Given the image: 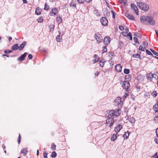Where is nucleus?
I'll return each mask as SVG.
<instances>
[{
	"instance_id": "obj_1",
	"label": "nucleus",
	"mask_w": 158,
	"mask_h": 158,
	"mask_svg": "<svg viewBox=\"0 0 158 158\" xmlns=\"http://www.w3.org/2000/svg\"><path fill=\"white\" fill-rule=\"evenodd\" d=\"M141 22L144 23L146 22L151 25H154L155 24V21L152 17L148 16H143L140 17Z\"/></svg>"
},
{
	"instance_id": "obj_2",
	"label": "nucleus",
	"mask_w": 158,
	"mask_h": 158,
	"mask_svg": "<svg viewBox=\"0 0 158 158\" xmlns=\"http://www.w3.org/2000/svg\"><path fill=\"white\" fill-rule=\"evenodd\" d=\"M137 5L141 10L145 11H148L149 7V5L141 1H139L137 2Z\"/></svg>"
},
{
	"instance_id": "obj_3",
	"label": "nucleus",
	"mask_w": 158,
	"mask_h": 158,
	"mask_svg": "<svg viewBox=\"0 0 158 158\" xmlns=\"http://www.w3.org/2000/svg\"><path fill=\"white\" fill-rule=\"evenodd\" d=\"M120 110L119 109L118 110V113L117 114H115V111L113 110H110L109 112L108 113V116L107 117L108 118H112V117L113 116L114 117L115 116V117H117L120 114Z\"/></svg>"
},
{
	"instance_id": "obj_4",
	"label": "nucleus",
	"mask_w": 158,
	"mask_h": 158,
	"mask_svg": "<svg viewBox=\"0 0 158 158\" xmlns=\"http://www.w3.org/2000/svg\"><path fill=\"white\" fill-rule=\"evenodd\" d=\"M121 99V97H118L114 101V104L115 105L117 106L118 107L120 108L123 105V102L122 101Z\"/></svg>"
},
{
	"instance_id": "obj_5",
	"label": "nucleus",
	"mask_w": 158,
	"mask_h": 158,
	"mask_svg": "<svg viewBox=\"0 0 158 158\" xmlns=\"http://www.w3.org/2000/svg\"><path fill=\"white\" fill-rule=\"evenodd\" d=\"M114 122L113 118H108L106 120V124L107 126H109L110 128L113 125Z\"/></svg>"
},
{
	"instance_id": "obj_6",
	"label": "nucleus",
	"mask_w": 158,
	"mask_h": 158,
	"mask_svg": "<svg viewBox=\"0 0 158 158\" xmlns=\"http://www.w3.org/2000/svg\"><path fill=\"white\" fill-rule=\"evenodd\" d=\"M122 86L123 88L126 89L127 91H128V89L130 86V83L129 81L125 80L122 84Z\"/></svg>"
},
{
	"instance_id": "obj_7",
	"label": "nucleus",
	"mask_w": 158,
	"mask_h": 158,
	"mask_svg": "<svg viewBox=\"0 0 158 158\" xmlns=\"http://www.w3.org/2000/svg\"><path fill=\"white\" fill-rule=\"evenodd\" d=\"M94 38L96 40L97 43H99L102 42L103 40L102 37L101 35L99 34H95Z\"/></svg>"
},
{
	"instance_id": "obj_8",
	"label": "nucleus",
	"mask_w": 158,
	"mask_h": 158,
	"mask_svg": "<svg viewBox=\"0 0 158 158\" xmlns=\"http://www.w3.org/2000/svg\"><path fill=\"white\" fill-rule=\"evenodd\" d=\"M100 21L102 25L104 26H106L108 24V21L105 17H102L101 18Z\"/></svg>"
},
{
	"instance_id": "obj_9",
	"label": "nucleus",
	"mask_w": 158,
	"mask_h": 158,
	"mask_svg": "<svg viewBox=\"0 0 158 158\" xmlns=\"http://www.w3.org/2000/svg\"><path fill=\"white\" fill-rule=\"evenodd\" d=\"M131 6L132 9L135 11L137 15H138V8L133 3H131Z\"/></svg>"
},
{
	"instance_id": "obj_10",
	"label": "nucleus",
	"mask_w": 158,
	"mask_h": 158,
	"mask_svg": "<svg viewBox=\"0 0 158 158\" xmlns=\"http://www.w3.org/2000/svg\"><path fill=\"white\" fill-rule=\"evenodd\" d=\"M104 40V44L105 45H108L110 41V38L109 36H106Z\"/></svg>"
},
{
	"instance_id": "obj_11",
	"label": "nucleus",
	"mask_w": 158,
	"mask_h": 158,
	"mask_svg": "<svg viewBox=\"0 0 158 158\" xmlns=\"http://www.w3.org/2000/svg\"><path fill=\"white\" fill-rule=\"evenodd\" d=\"M125 16L128 18L129 19L131 20H132L134 21L135 20V18L131 14L128 13H126L125 14Z\"/></svg>"
},
{
	"instance_id": "obj_12",
	"label": "nucleus",
	"mask_w": 158,
	"mask_h": 158,
	"mask_svg": "<svg viewBox=\"0 0 158 158\" xmlns=\"http://www.w3.org/2000/svg\"><path fill=\"white\" fill-rule=\"evenodd\" d=\"M27 44V42L25 41H24L21 43L20 46H19V51H22L23 49L25 46Z\"/></svg>"
},
{
	"instance_id": "obj_13",
	"label": "nucleus",
	"mask_w": 158,
	"mask_h": 158,
	"mask_svg": "<svg viewBox=\"0 0 158 158\" xmlns=\"http://www.w3.org/2000/svg\"><path fill=\"white\" fill-rule=\"evenodd\" d=\"M27 54V52H25L23 54L21 55L18 58V60L20 61H22L23 60H24Z\"/></svg>"
},
{
	"instance_id": "obj_14",
	"label": "nucleus",
	"mask_w": 158,
	"mask_h": 158,
	"mask_svg": "<svg viewBox=\"0 0 158 158\" xmlns=\"http://www.w3.org/2000/svg\"><path fill=\"white\" fill-rule=\"evenodd\" d=\"M122 66L120 64H116L115 66V69L117 72H120L122 71Z\"/></svg>"
},
{
	"instance_id": "obj_15",
	"label": "nucleus",
	"mask_w": 158,
	"mask_h": 158,
	"mask_svg": "<svg viewBox=\"0 0 158 158\" xmlns=\"http://www.w3.org/2000/svg\"><path fill=\"white\" fill-rule=\"evenodd\" d=\"M122 128V126L120 124H119L115 128L114 130L117 133Z\"/></svg>"
},
{
	"instance_id": "obj_16",
	"label": "nucleus",
	"mask_w": 158,
	"mask_h": 158,
	"mask_svg": "<svg viewBox=\"0 0 158 158\" xmlns=\"http://www.w3.org/2000/svg\"><path fill=\"white\" fill-rule=\"evenodd\" d=\"M11 49L13 50H17L19 49V46L18 44H14L11 47Z\"/></svg>"
},
{
	"instance_id": "obj_17",
	"label": "nucleus",
	"mask_w": 158,
	"mask_h": 158,
	"mask_svg": "<svg viewBox=\"0 0 158 158\" xmlns=\"http://www.w3.org/2000/svg\"><path fill=\"white\" fill-rule=\"evenodd\" d=\"M94 58L95 59L93 60L94 63H95L99 61V57L97 55H95L94 56Z\"/></svg>"
},
{
	"instance_id": "obj_18",
	"label": "nucleus",
	"mask_w": 158,
	"mask_h": 158,
	"mask_svg": "<svg viewBox=\"0 0 158 158\" xmlns=\"http://www.w3.org/2000/svg\"><path fill=\"white\" fill-rule=\"evenodd\" d=\"M154 77V75L152 74L149 73L147 74V78L149 80L151 81Z\"/></svg>"
},
{
	"instance_id": "obj_19",
	"label": "nucleus",
	"mask_w": 158,
	"mask_h": 158,
	"mask_svg": "<svg viewBox=\"0 0 158 158\" xmlns=\"http://www.w3.org/2000/svg\"><path fill=\"white\" fill-rule=\"evenodd\" d=\"M153 109L155 111L157 112L158 111V103H157L153 106Z\"/></svg>"
},
{
	"instance_id": "obj_20",
	"label": "nucleus",
	"mask_w": 158,
	"mask_h": 158,
	"mask_svg": "<svg viewBox=\"0 0 158 158\" xmlns=\"http://www.w3.org/2000/svg\"><path fill=\"white\" fill-rule=\"evenodd\" d=\"M21 152L23 154V155H26L27 152V148H24L21 150Z\"/></svg>"
},
{
	"instance_id": "obj_21",
	"label": "nucleus",
	"mask_w": 158,
	"mask_h": 158,
	"mask_svg": "<svg viewBox=\"0 0 158 158\" xmlns=\"http://www.w3.org/2000/svg\"><path fill=\"white\" fill-rule=\"evenodd\" d=\"M130 134V132L128 131H127L123 135V136L124 138H125L126 139H127L128 137V136Z\"/></svg>"
},
{
	"instance_id": "obj_22",
	"label": "nucleus",
	"mask_w": 158,
	"mask_h": 158,
	"mask_svg": "<svg viewBox=\"0 0 158 158\" xmlns=\"http://www.w3.org/2000/svg\"><path fill=\"white\" fill-rule=\"evenodd\" d=\"M58 12V9L57 8H53L52 9V12L54 15H55Z\"/></svg>"
},
{
	"instance_id": "obj_23",
	"label": "nucleus",
	"mask_w": 158,
	"mask_h": 158,
	"mask_svg": "<svg viewBox=\"0 0 158 158\" xmlns=\"http://www.w3.org/2000/svg\"><path fill=\"white\" fill-rule=\"evenodd\" d=\"M60 34L59 35H58L56 37V41L58 42H60L61 41V40H62V37L60 35Z\"/></svg>"
},
{
	"instance_id": "obj_24",
	"label": "nucleus",
	"mask_w": 158,
	"mask_h": 158,
	"mask_svg": "<svg viewBox=\"0 0 158 158\" xmlns=\"http://www.w3.org/2000/svg\"><path fill=\"white\" fill-rule=\"evenodd\" d=\"M105 62V61L104 60V59H102V60L99 62V65L100 67H102L104 66V62Z\"/></svg>"
},
{
	"instance_id": "obj_25",
	"label": "nucleus",
	"mask_w": 158,
	"mask_h": 158,
	"mask_svg": "<svg viewBox=\"0 0 158 158\" xmlns=\"http://www.w3.org/2000/svg\"><path fill=\"white\" fill-rule=\"evenodd\" d=\"M116 133V134H114L111 138V140L113 141H114L117 139V134Z\"/></svg>"
},
{
	"instance_id": "obj_26",
	"label": "nucleus",
	"mask_w": 158,
	"mask_h": 158,
	"mask_svg": "<svg viewBox=\"0 0 158 158\" xmlns=\"http://www.w3.org/2000/svg\"><path fill=\"white\" fill-rule=\"evenodd\" d=\"M56 21L59 24L62 21L61 17H57Z\"/></svg>"
},
{
	"instance_id": "obj_27",
	"label": "nucleus",
	"mask_w": 158,
	"mask_h": 158,
	"mask_svg": "<svg viewBox=\"0 0 158 158\" xmlns=\"http://www.w3.org/2000/svg\"><path fill=\"white\" fill-rule=\"evenodd\" d=\"M135 119L133 118H130L129 119L130 122L132 124H134L135 123Z\"/></svg>"
},
{
	"instance_id": "obj_28",
	"label": "nucleus",
	"mask_w": 158,
	"mask_h": 158,
	"mask_svg": "<svg viewBox=\"0 0 158 158\" xmlns=\"http://www.w3.org/2000/svg\"><path fill=\"white\" fill-rule=\"evenodd\" d=\"M57 155V154L54 151L52 153L51 157H52L55 158Z\"/></svg>"
},
{
	"instance_id": "obj_29",
	"label": "nucleus",
	"mask_w": 158,
	"mask_h": 158,
	"mask_svg": "<svg viewBox=\"0 0 158 158\" xmlns=\"http://www.w3.org/2000/svg\"><path fill=\"white\" fill-rule=\"evenodd\" d=\"M55 25H50L49 26L50 31H53L54 29Z\"/></svg>"
},
{
	"instance_id": "obj_30",
	"label": "nucleus",
	"mask_w": 158,
	"mask_h": 158,
	"mask_svg": "<svg viewBox=\"0 0 158 158\" xmlns=\"http://www.w3.org/2000/svg\"><path fill=\"white\" fill-rule=\"evenodd\" d=\"M146 49V48L145 47H143L141 45L139 46V50L141 51H144L145 49Z\"/></svg>"
},
{
	"instance_id": "obj_31",
	"label": "nucleus",
	"mask_w": 158,
	"mask_h": 158,
	"mask_svg": "<svg viewBox=\"0 0 158 158\" xmlns=\"http://www.w3.org/2000/svg\"><path fill=\"white\" fill-rule=\"evenodd\" d=\"M152 95L154 98L156 97L157 95V93L156 91L153 92L152 94Z\"/></svg>"
},
{
	"instance_id": "obj_32",
	"label": "nucleus",
	"mask_w": 158,
	"mask_h": 158,
	"mask_svg": "<svg viewBox=\"0 0 158 158\" xmlns=\"http://www.w3.org/2000/svg\"><path fill=\"white\" fill-rule=\"evenodd\" d=\"M132 56L134 58H139L140 57V55L139 54L137 53L135 54H133L132 55Z\"/></svg>"
},
{
	"instance_id": "obj_33",
	"label": "nucleus",
	"mask_w": 158,
	"mask_h": 158,
	"mask_svg": "<svg viewBox=\"0 0 158 158\" xmlns=\"http://www.w3.org/2000/svg\"><path fill=\"white\" fill-rule=\"evenodd\" d=\"M150 50L155 55L158 56V53L152 49H150Z\"/></svg>"
},
{
	"instance_id": "obj_34",
	"label": "nucleus",
	"mask_w": 158,
	"mask_h": 158,
	"mask_svg": "<svg viewBox=\"0 0 158 158\" xmlns=\"http://www.w3.org/2000/svg\"><path fill=\"white\" fill-rule=\"evenodd\" d=\"M129 69H124V73L126 74H128L129 73Z\"/></svg>"
},
{
	"instance_id": "obj_35",
	"label": "nucleus",
	"mask_w": 158,
	"mask_h": 158,
	"mask_svg": "<svg viewBox=\"0 0 158 158\" xmlns=\"http://www.w3.org/2000/svg\"><path fill=\"white\" fill-rule=\"evenodd\" d=\"M144 95L145 98H148L150 96V94L149 93L146 92L144 93Z\"/></svg>"
},
{
	"instance_id": "obj_36",
	"label": "nucleus",
	"mask_w": 158,
	"mask_h": 158,
	"mask_svg": "<svg viewBox=\"0 0 158 158\" xmlns=\"http://www.w3.org/2000/svg\"><path fill=\"white\" fill-rule=\"evenodd\" d=\"M70 6H76L75 4L74 3V2L73 1H72L70 3Z\"/></svg>"
},
{
	"instance_id": "obj_37",
	"label": "nucleus",
	"mask_w": 158,
	"mask_h": 158,
	"mask_svg": "<svg viewBox=\"0 0 158 158\" xmlns=\"http://www.w3.org/2000/svg\"><path fill=\"white\" fill-rule=\"evenodd\" d=\"M94 14L96 15L97 16H99L100 15V14L97 10H94Z\"/></svg>"
},
{
	"instance_id": "obj_38",
	"label": "nucleus",
	"mask_w": 158,
	"mask_h": 158,
	"mask_svg": "<svg viewBox=\"0 0 158 158\" xmlns=\"http://www.w3.org/2000/svg\"><path fill=\"white\" fill-rule=\"evenodd\" d=\"M129 95L128 92V91H127V92L126 93L124 96H123V98L124 99L126 98Z\"/></svg>"
},
{
	"instance_id": "obj_39",
	"label": "nucleus",
	"mask_w": 158,
	"mask_h": 158,
	"mask_svg": "<svg viewBox=\"0 0 158 158\" xmlns=\"http://www.w3.org/2000/svg\"><path fill=\"white\" fill-rule=\"evenodd\" d=\"M49 8V6L46 3L45 4V7L44 9L45 10H48Z\"/></svg>"
},
{
	"instance_id": "obj_40",
	"label": "nucleus",
	"mask_w": 158,
	"mask_h": 158,
	"mask_svg": "<svg viewBox=\"0 0 158 158\" xmlns=\"http://www.w3.org/2000/svg\"><path fill=\"white\" fill-rule=\"evenodd\" d=\"M13 51L12 50H5L4 51V53L7 54L9 53H11Z\"/></svg>"
},
{
	"instance_id": "obj_41",
	"label": "nucleus",
	"mask_w": 158,
	"mask_h": 158,
	"mask_svg": "<svg viewBox=\"0 0 158 158\" xmlns=\"http://www.w3.org/2000/svg\"><path fill=\"white\" fill-rule=\"evenodd\" d=\"M43 21V19L42 17H39L38 19V21L39 22H42Z\"/></svg>"
},
{
	"instance_id": "obj_42",
	"label": "nucleus",
	"mask_w": 158,
	"mask_h": 158,
	"mask_svg": "<svg viewBox=\"0 0 158 158\" xmlns=\"http://www.w3.org/2000/svg\"><path fill=\"white\" fill-rule=\"evenodd\" d=\"M51 148L52 149H53V150H54L56 149V145H55V144L53 143L52 144Z\"/></svg>"
},
{
	"instance_id": "obj_43",
	"label": "nucleus",
	"mask_w": 158,
	"mask_h": 158,
	"mask_svg": "<svg viewBox=\"0 0 158 158\" xmlns=\"http://www.w3.org/2000/svg\"><path fill=\"white\" fill-rule=\"evenodd\" d=\"M133 40L135 41V43H138V44H139V42H138V40L137 37H134L133 38Z\"/></svg>"
},
{
	"instance_id": "obj_44",
	"label": "nucleus",
	"mask_w": 158,
	"mask_h": 158,
	"mask_svg": "<svg viewBox=\"0 0 158 158\" xmlns=\"http://www.w3.org/2000/svg\"><path fill=\"white\" fill-rule=\"evenodd\" d=\"M146 52L147 54H148V55H151V56H152L153 55V54L149 50H146Z\"/></svg>"
},
{
	"instance_id": "obj_45",
	"label": "nucleus",
	"mask_w": 158,
	"mask_h": 158,
	"mask_svg": "<svg viewBox=\"0 0 158 158\" xmlns=\"http://www.w3.org/2000/svg\"><path fill=\"white\" fill-rule=\"evenodd\" d=\"M102 51H103V52H106L107 51V49L106 47L105 46H104L103 47V49Z\"/></svg>"
},
{
	"instance_id": "obj_46",
	"label": "nucleus",
	"mask_w": 158,
	"mask_h": 158,
	"mask_svg": "<svg viewBox=\"0 0 158 158\" xmlns=\"http://www.w3.org/2000/svg\"><path fill=\"white\" fill-rule=\"evenodd\" d=\"M35 14L37 15H39L41 14L40 12L38 10L37 11V8L35 10Z\"/></svg>"
},
{
	"instance_id": "obj_47",
	"label": "nucleus",
	"mask_w": 158,
	"mask_h": 158,
	"mask_svg": "<svg viewBox=\"0 0 158 158\" xmlns=\"http://www.w3.org/2000/svg\"><path fill=\"white\" fill-rule=\"evenodd\" d=\"M119 29L121 31H123L124 29V27L123 26L121 25L118 27Z\"/></svg>"
},
{
	"instance_id": "obj_48",
	"label": "nucleus",
	"mask_w": 158,
	"mask_h": 158,
	"mask_svg": "<svg viewBox=\"0 0 158 158\" xmlns=\"http://www.w3.org/2000/svg\"><path fill=\"white\" fill-rule=\"evenodd\" d=\"M111 12L112 14L113 18L114 19L115 18V12L113 11H111Z\"/></svg>"
},
{
	"instance_id": "obj_49",
	"label": "nucleus",
	"mask_w": 158,
	"mask_h": 158,
	"mask_svg": "<svg viewBox=\"0 0 158 158\" xmlns=\"http://www.w3.org/2000/svg\"><path fill=\"white\" fill-rule=\"evenodd\" d=\"M43 154L44 158H47V153L45 152H44Z\"/></svg>"
},
{
	"instance_id": "obj_50",
	"label": "nucleus",
	"mask_w": 158,
	"mask_h": 158,
	"mask_svg": "<svg viewBox=\"0 0 158 158\" xmlns=\"http://www.w3.org/2000/svg\"><path fill=\"white\" fill-rule=\"evenodd\" d=\"M127 33L125 32H122L121 33V34L123 36H127Z\"/></svg>"
},
{
	"instance_id": "obj_51",
	"label": "nucleus",
	"mask_w": 158,
	"mask_h": 158,
	"mask_svg": "<svg viewBox=\"0 0 158 158\" xmlns=\"http://www.w3.org/2000/svg\"><path fill=\"white\" fill-rule=\"evenodd\" d=\"M131 78L130 76L129 75H127L125 77V80L127 79L128 80H130V78Z\"/></svg>"
},
{
	"instance_id": "obj_52",
	"label": "nucleus",
	"mask_w": 158,
	"mask_h": 158,
	"mask_svg": "<svg viewBox=\"0 0 158 158\" xmlns=\"http://www.w3.org/2000/svg\"><path fill=\"white\" fill-rule=\"evenodd\" d=\"M78 3H83L84 2V0H77Z\"/></svg>"
},
{
	"instance_id": "obj_53",
	"label": "nucleus",
	"mask_w": 158,
	"mask_h": 158,
	"mask_svg": "<svg viewBox=\"0 0 158 158\" xmlns=\"http://www.w3.org/2000/svg\"><path fill=\"white\" fill-rule=\"evenodd\" d=\"M28 57L30 59H31L32 58V56L31 54H29Z\"/></svg>"
},
{
	"instance_id": "obj_54",
	"label": "nucleus",
	"mask_w": 158,
	"mask_h": 158,
	"mask_svg": "<svg viewBox=\"0 0 158 158\" xmlns=\"http://www.w3.org/2000/svg\"><path fill=\"white\" fill-rule=\"evenodd\" d=\"M154 120L156 121H158V116H156V115L154 118Z\"/></svg>"
},
{
	"instance_id": "obj_55",
	"label": "nucleus",
	"mask_w": 158,
	"mask_h": 158,
	"mask_svg": "<svg viewBox=\"0 0 158 158\" xmlns=\"http://www.w3.org/2000/svg\"><path fill=\"white\" fill-rule=\"evenodd\" d=\"M135 35H136L137 37H139L140 35L139 33H135Z\"/></svg>"
},
{
	"instance_id": "obj_56",
	"label": "nucleus",
	"mask_w": 158,
	"mask_h": 158,
	"mask_svg": "<svg viewBox=\"0 0 158 158\" xmlns=\"http://www.w3.org/2000/svg\"><path fill=\"white\" fill-rule=\"evenodd\" d=\"M156 133L157 136L158 137V128L156 130Z\"/></svg>"
},
{
	"instance_id": "obj_57",
	"label": "nucleus",
	"mask_w": 158,
	"mask_h": 158,
	"mask_svg": "<svg viewBox=\"0 0 158 158\" xmlns=\"http://www.w3.org/2000/svg\"><path fill=\"white\" fill-rule=\"evenodd\" d=\"M154 141L155 142V143L156 144H158V139H154Z\"/></svg>"
},
{
	"instance_id": "obj_58",
	"label": "nucleus",
	"mask_w": 158,
	"mask_h": 158,
	"mask_svg": "<svg viewBox=\"0 0 158 158\" xmlns=\"http://www.w3.org/2000/svg\"><path fill=\"white\" fill-rule=\"evenodd\" d=\"M157 76V78L158 79V72H156L155 73L153 74Z\"/></svg>"
},
{
	"instance_id": "obj_59",
	"label": "nucleus",
	"mask_w": 158,
	"mask_h": 158,
	"mask_svg": "<svg viewBox=\"0 0 158 158\" xmlns=\"http://www.w3.org/2000/svg\"><path fill=\"white\" fill-rule=\"evenodd\" d=\"M129 31V29L128 28H127L125 29V32H126L127 33H128V32Z\"/></svg>"
},
{
	"instance_id": "obj_60",
	"label": "nucleus",
	"mask_w": 158,
	"mask_h": 158,
	"mask_svg": "<svg viewBox=\"0 0 158 158\" xmlns=\"http://www.w3.org/2000/svg\"><path fill=\"white\" fill-rule=\"evenodd\" d=\"M131 35V32H129L127 34V36H130Z\"/></svg>"
},
{
	"instance_id": "obj_61",
	"label": "nucleus",
	"mask_w": 158,
	"mask_h": 158,
	"mask_svg": "<svg viewBox=\"0 0 158 158\" xmlns=\"http://www.w3.org/2000/svg\"><path fill=\"white\" fill-rule=\"evenodd\" d=\"M143 44L146 46H147L148 45V43L145 42H143Z\"/></svg>"
},
{
	"instance_id": "obj_62",
	"label": "nucleus",
	"mask_w": 158,
	"mask_h": 158,
	"mask_svg": "<svg viewBox=\"0 0 158 158\" xmlns=\"http://www.w3.org/2000/svg\"><path fill=\"white\" fill-rule=\"evenodd\" d=\"M2 56H6V57H9V55L7 54H3V55H2Z\"/></svg>"
},
{
	"instance_id": "obj_63",
	"label": "nucleus",
	"mask_w": 158,
	"mask_h": 158,
	"mask_svg": "<svg viewBox=\"0 0 158 158\" xmlns=\"http://www.w3.org/2000/svg\"><path fill=\"white\" fill-rule=\"evenodd\" d=\"M85 2L87 3H89L91 1V0H85Z\"/></svg>"
},
{
	"instance_id": "obj_64",
	"label": "nucleus",
	"mask_w": 158,
	"mask_h": 158,
	"mask_svg": "<svg viewBox=\"0 0 158 158\" xmlns=\"http://www.w3.org/2000/svg\"><path fill=\"white\" fill-rule=\"evenodd\" d=\"M155 31L156 34L157 35V37L158 38V31L156 30Z\"/></svg>"
}]
</instances>
